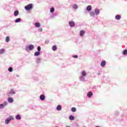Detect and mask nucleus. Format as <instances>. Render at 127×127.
Here are the masks:
<instances>
[{"instance_id": "f8f14e48", "label": "nucleus", "mask_w": 127, "mask_h": 127, "mask_svg": "<svg viewBox=\"0 0 127 127\" xmlns=\"http://www.w3.org/2000/svg\"><path fill=\"white\" fill-rule=\"evenodd\" d=\"M40 99L41 101H44V100H45V96H44V95H41L40 96Z\"/></svg>"}, {"instance_id": "f704fd0d", "label": "nucleus", "mask_w": 127, "mask_h": 127, "mask_svg": "<svg viewBox=\"0 0 127 127\" xmlns=\"http://www.w3.org/2000/svg\"><path fill=\"white\" fill-rule=\"evenodd\" d=\"M38 31L39 32H42L43 31L42 28H39V29H38Z\"/></svg>"}, {"instance_id": "c9c22d12", "label": "nucleus", "mask_w": 127, "mask_h": 127, "mask_svg": "<svg viewBox=\"0 0 127 127\" xmlns=\"http://www.w3.org/2000/svg\"><path fill=\"white\" fill-rule=\"evenodd\" d=\"M72 57H73V58H78V56H77V55H74V56H73Z\"/></svg>"}, {"instance_id": "0eeeda50", "label": "nucleus", "mask_w": 127, "mask_h": 127, "mask_svg": "<svg viewBox=\"0 0 127 127\" xmlns=\"http://www.w3.org/2000/svg\"><path fill=\"white\" fill-rule=\"evenodd\" d=\"M87 96L88 98H91L92 96H93V92H88L87 94Z\"/></svg>"}, {"instance_id": "c756f323", "label": "nucleus", "mask_w": 127, "mask_h": 127, "mask_svg": "<svg viewBox=\"0 0 127 127\" xmlns=\"http://www.w3.org/2000/svg\"><path fill=\"white\" fill-rule=\"evenodd\" d=\"M5 41H6V42H9V37L7 36L6 37Z\"/></svg>"}, {"instance_id": "b1692460", "label": "nucleus", "mask_w": 127, "mask_h": 127, "mask_svg": "<svg viewBox=\"0 0 127 127\" xmlns=\"http://www.w3.org/2000/svg\"><path fill=\"white\" fill-rule=\"evenodd\" d=\"M95 14H95V12H94V11H91L90 13V16L94 17V16H95Z\"/></svg>"}, {"instance_id": "a878e982", "label": "nucleus", "mask_w": 127, "mask_h": 127, "mask_svg": "<svg viewBox=\"0 0 127 127\" xmlns=\"http://www.w3.org/2000/svg\"><path fill=\"white\" fill-rule=\"evenodd\" d=\"M52 50H53V51H56L57 50V47H56V46H53L52 47Z\"/></svg>"}, {"instance_id": "ddd939ff", "label": "nucleus", "mask_w": 127, "mask_h": 127, "mask_svg": "<svg viewBox=\"0 0 127 127\" xmlns=\"http://www.w3.org/2000/svg\"><path fill=\"white\" fill-rule=\"evenodd\" d=\"M35 27H40V26H41V24L39 22H36L35 23Z\"/></svg>"}, {"instance_id": "f257e3e1", "label": "nucleus", "mask_w": 127, "mask_h": 127, "mask_svg": "<svg viewBox=\"0 0 127 127\" xmlns=\"http://www.w3.org/2000/svg\"><path fill=\"white\" fill-rule=\"evenodd\" d=\"M33 49H34V45H27L25 47L26 51H29V50H33Z\"/></svg>"}, {"instance_id": "dca6fc26", "label": "nucleus", "mask_w": 127, "mask_h": 127, "mask_svg": "<svg viewBox=\"0 0 127 127\" xmlns=\"http://www.w3.org/2000/svg\"><path fill=\"white\" fill-rule=\"evenodd\" d=\"M121 18V15H117L115 17L116 19H117V20H120Z\"/></svg>"}, {"instance_id": "4be33fe9", "label": "nucleus", "mask_w": 127, "mask_h": 127, "mask_svg": "<svg viewBox=\"0 0 127 127\" xmlns=\"http://www.w3.org/2000/svg\"><path fill=\"white\" fill-rule=\"evenodd\" d=\"M4 52H5V50L4 49H1L0 50V54H3Z\"/></svg>"}, {"instance_id": "412c9836", "label": "nucleus", "mask_w": 127, "mask_h": 127, "mask_svg": "<svg viewBox=\"0 0 127 127\" xmlns=\"http://www.w3.org/2000/svg\"><path fill=\"white\" fill-rule=\"evenodd\" d=\"M73 9H78V5L76 4H74L72 6Z\"/></svg>"}, {"instance_id": "2f4dec72", "label": "nucleus", "mask_w": 127, "mask_h": 127, "mask_svg": "<svg viewBox=\"0 0 127 127\" xmlns=\"http://www.w3.org/2000/svg\"><path fill=\"white\" fill-rule=\"evenodd\" d=\"M37 50L38 52H40V51H41V47L40 46H38L37 47Z\"/></svg>"}, {"instance_id": "1a4fd4ad", "label": "nucleus", "mask_w": 127, "mask_h": 127, "mask_svg": "<svg viewBox=\"0 0 127 127\" xmlns=\"http://www.w3.org/2000/svg\"><path fill=\"white\" fill-rule=\"evenodd\" d=\"M81 74L82 76H83V77H86V76H87V73L85 70H82L81 72Z\"/></svg>"}, {"instance_id": "9d476101", "label": "nucleus", "mask_w": 127, "mask_h": 127, "mask_svg": "<svg viewBox=\"0 0 127 127\" xmlns=\"http://www.w3.org/2000/svg\"><path fill=\"white\" fill-rule=\"evenodd\" d=\"M85 77H86V76H83L82 75L80 76L79 77L80 81H81L82 82H85Z\"/></svg>"}, {"instance_id": "39448f33", "label": "nucleus", "mask_w": 127, "mask_h": 127, "mask_svg": "<svg viewBox=\"0 0 127 127\" xmlns=\"http://www.w3.org/2000/svg\"><path fill=\"white\" fill-rule=\"evenodd\" d=\"M10 95H15V92L13 89H11L10 92L7 93V96H10Z\"/></svg>"}, {"instance_id": "c85d7f7f", "label": "nucleus", "mask_w": 127, "mask_h": 127, "mask_svg": "<svg viewBox=\"0 0 127 127\" xmlns=\"http://www.w3.org/2000/svg\"><path fill=\"white\" fill-rule=\"evenodd\" d=\"M8 70L9 71V72H12L13 69L12 68V67H10L8 68Z\"/></svg>"}, {"instance_id": "f3484780", "label": "nucleus", "mask_w": 127, "mask_h": 127, "mask_svg": "<svg viewBox=\"0 0 127 127\" xmlns=\"http://www.w3.org/2000/svg\"><path fill=\"white\" fill-rule=\"evenodd\" d=\"M57 111H61L62 110V107L61 105H58L57 107Z\"/></svg>"}, {"instance_id": "6ab92c4d", "label": "nucleus", "mask_w": 127, "mask_h": 127, "mask_svg": "<svg viewBox=\"0 0 127 127\" xmlns=\"http://www.w3.org/2000/svg\"><path fill=\"white\" fill-rule=\"evenodd\" d=\"M8 102L10 103H13V99H12L10 97L8 98Z\"/></svg>"}, {"instance_id": "cd10ccee", "label": "nucleus", "mask_w": 127, "mask_h": 127, "mask_svg": "<svg viewBox=\"0 0 127 127\" xmlns=\"http://www.w3.org/2000/svg\"><path fill=\"white\" fill-rule=\"evenodd\" d=\"M55 10V9H54V7H51L50 9V12H51L52 13H53Z\"/></svg>"}, {"instance_id": "7c9ffc66", "label": "nucleus", "mask_w": 127, "mask_h": 127, "mask_svg": "<svg viewBox=\"0 0 127 127\" xmlns=\"http://www.w3.org/2000/svg\"><path fill=\"white\" fill-rule=\"evenodd\" d=\"M76 108L73 107L71 108V112H76Z\"/></svg>"}, {"instance_id": "20e7f679", "label": "nucleus", "mask_w": 127, "mask_h": 127, "mask_svg": "<svg viewBox=\"0 0 127 127\" xmlns=\"http://www.w3.org/2000/svg\"><path fill=\"white\" fill-rule=\"evenodd\" d=\"M7 102H4L3 104H0V110L4 109V107H5V106H7Z\"/></svg>"}, {"instance_id": "5701e85b", "label": "nucleus", "mask_w": 127, "mask_h": 127, "mask_svg": "<svg viewBox=\"0 0 127 127\" xmlns=\"http://www.w3.org/2000/svg\"><path fill=\"white\" fill-rule=\"evenodd\" d=\"M39 55H40V52H36L34 53V56H39Z\"/></svg>"}, {"instance_id": "9b49d317", "label": "nucleus", "mask_w": 127, "mask_h": 127, "mask_svg": "<svg viewBox=\"0 0 127 127\" xmlns=\"http://www.w3.org/2000/svg\"><path fill=\"white\" fill-rule=\"evenodd\" d=\"M15 119L16 120L19 121L20 120H21V117L19 114H18L15 116Z\"/></svg>"}, {"instance_id": "4c0bfd02", "label": "nucleus", "mask_w": 127, "mask_h": 127, "mask_svg": "<svg viewBox=\"0 0 127 127\" xmlns=\"http://www.w3.org/2000/svg\"><path fill=\"white\" fill-rule=\"evenodd\" d=\"M66 127H70V126H66Z\"/></svg>"}, {"instance_id": "393cba45", "label": "nucleus", "mask_w": 127, "mask_h": 127, "mask_svg": "<svg viewBox=\"0 0 127 127\" xmlns=\"http://www.w3.org/2000/svg\"><path fill=\"white\" fill-rule=\"evenodd\" d=\"M21 21V18H19L16 19L15 20V22L16 23H17Z\"/></svg>"}, {"instance_id": "aec40b11", "label": "nucleus", "mask_w": 127, "mask_h": 127, "mask_svg": "<svg viewBox=\"0 0 127 127\" xmlns=\"http://www.w3.org/2000/svg\"><path fill=\"white\" fill-rule=\"evenodd\" d=\"M84 34H85V31L82 30L80 32V36H83Z\"/></svg>"}, {"instance_id": "58836bf2", "label": "nucleus", "mask_w": 127, "mask_h": 127, "mask_svg": "<svg viewBox=\"0 0 127 127\" xmlns=\"http://www.w3.org/2000/svg\"><path fill=\"white\" fill-rule=\"evenodd\" d=\"M17 77H18V75H17Z\"/></svg>"}, {"instance_id": "423d86ee", "label": "nucleus", "mask_w": 127, "mask_h": 127, "mask_svg": "<svg viewBox=\"0 0 127 127\" xmlns=\"http://www.w3.org/2000/svg\"><path fill=\"white\" fill-rule=\"evenodd\" d=\"M68 24L70 27H74L75 26V22L73 21H69Z\"/></svg>"}, {"instance_id": "4468645a", "label": "nucleus", "mask_w": 127, "mask_h": 127, "mask_svg": "<svg viewBox=\"0 0 127 127\" xmlns=\"http://www.w3.org/2000/svg\"><path fill=\"white\" fill-rule=\"evenodd\" d=\"M86 9L88 11H91V10H92V6L91 5L87 6Z\"/></svg>"}, {"instance_id": "bb28decb", "label": "nucleus", "mask_w": 127, "mask_h": 127, "mask_svg": "<svg viewBox=\"0 0 127 127\" xmlns=\"http://www.w3.org/2000/svg\"><path fill=\"white\" fill-rule=\"evenodd\" d=\"M69 120H70V121H73L74 117V116L70 115L69 117Z\"/></svg>"}, {"instance_id": "2eb2a0df", "label": "nucleus", "mask_w": 127, "mask_h": 127, "mask_svg": "<svg viewBox=\"0 0 127 127\" xmlns=\"http://www.w3.org/2000/svg\"><path fill=\"white\" fill-rule=\"evenodd\" d=\"M18 14H19V11H18V10H16L14 12V16H17Z\"/></svg>"}, {"instance_id": "72a5a7b5", "label": "nucleus", "mask_w": 127, "mask_h": 127, "mask_svg": "<svg viewBox=\"0 0 127 127\" xmlns=\"http://www.w3.org/2000/svg\"><path fill=\"white\" fill-rule=\"evenodd\" d=\"M41 61V59L39 58H38L37 59V62L38 63H40V61Z\"/></svg>"}, {"instance_id": "6e6552de", "label": "nucleus", "mask_w": 127, "mask_h": 127, "mask_svg": "<svg viewBox=\"0 0 127 127\" xmlns=\"http://www.w3.org/2000/svg\"><path fill=\"white\" fill-rule=\"evenodd\" d=\"M94 12L96 15H99V14H100V10H99L98 8H96Z\"/></svg>"}, {"instance_id": "e433bc0d", "label": "nucleus", "mask_w": 127, "mask_h": 127, "mask_svg": "<svg viewBox=\"0 0 127 127\" xmlns=\"http://www.w3.org/2000/svg\"><path fill=\"white\" fill-rule=\"evenodd\" d=\"M49 43V41H46L45 42V43H46V44Z\"/></svg>"}, {"instance_id": "a211bd4d", "label": "nucleus", "mask_w": 127, "mask_h": 127, "mask_svg": "<svg viewBox=\"0 0 127 127\" xmlns=\"http://www.w3.org/2000/svg\"><path fill=\"white\" fill-rule=\"evenodd\" d=\"M106 65V62L105 61H103L101 63V67H104Z\"/></svg>"}, {"instance_id": "f03ea898", "label": "nucleus", "mask_w": 127, "mask_h": 127, "mask_svg": "<svg viewBox=\"0 0 127 127\" xmlns=\"http://www.w3.org/2000/svg\"><path fill=\"white\" fill-rule=\"evenodd\" d=\"M33 8V5L32 3H30L25 6V9H26V10H30V9H32Z\"/></svg>"}, {"instance_id": "7ed1b4c3", "label": "nucleus", "mask_w": 127, "mask_h": 127, "mask_svg": "<svg viewBox=\"0 0 127 127\" xmlns=\"http://www.w3.org/2000/svg\"><path fill=\"white\" fill-rule=\"evenodd\" d=\"M13 120H14V118H13V117L10 116L9 118H7V119L5 120V123L6 124V125H8V124H9V122Z\"/></svg>"}, {"instance_id": "473e14b6", "label": "nucleus", "mask_w": 127, "mask_h": 127, "mask_svg": "<svg viewBox=\"0 0 127 127\" xmlns=\"http://www.w3.org/2000/svg\"><path fill=\"white\" fill-rule=\"evenodd\" d=\"M127 50H125L123 51V55H127Z\"/></svg>"}]
</instances>
